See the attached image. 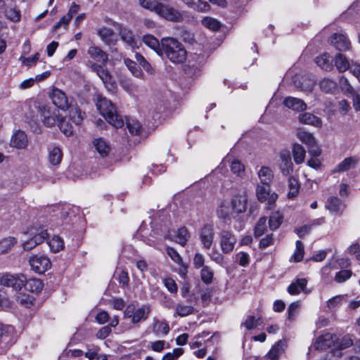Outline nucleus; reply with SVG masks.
I'll use <instances>...</instances> for the list:
<instances>
[{"mask_svg": "<svg viewBox=\"0 0 360 360\" xmlns=\"http://www.w3.org/2000/svg\"><path fill=\"white\" fill-rule=\"evenodd\" d=\"M127 70L135 77L141 79H148V76L153 74L154 69H145L147 75L142 69H127Z\"/></svg>", "mask_w": 360, "mask_h": 360, "instance_id": "13d9d810", "label": "nucleus"}, {"mask_svg": "<svg viewBox=\"0 0 360 360\" xmlns=\"http://www.w3.org/2000/svg\"><path fill=\"white\" fill-rule=\"evenodd\" d=\"M26 282V276L22 274H4L0 277V285L12 288L15 291H19L24 287Z\"/></svg>", "mask_w": 360, "mask_h": 360, "instance_id": "0eeeda50", "label": "nucleus"}, {"mask_svg": "<svg viewBox=\"0 0 360 360\" xmlns=\"http://www.w3.org/2000/svg\"><path fill=\"white\" fill-rule=\"evenodd\" d=\"M263 323V321L261 318L256 319L254 316H248L243 325L248 330H252L261 326Z\"/></svg>", "mask_w": 360, "mask_h": 360, "instance_id": "603ef678", "label": "nucleus"}, {"mask_svg": "<svg viewBox=\"0 0 360 360\" xmlns=\"http://www.w3.org/2000/svg\"><path fill=\"white\" fill-rule=\"evenodd\" d=\"M220 246L223 253L229 254L231 252L236 243L235 235L230 231L222 230L219 233Z\"/></svg>", "mask_w": 360, "mask_h": 360, "instance_id": "ddd939ff", "label": "nucleus"}, {"mask_svg": "<svg viewBox=\"0 0 360 360\" xmlns=\"http://www.w3.org/2000/svg\"><path fill=\"white\" fill-rule=\"evenodd\" d=\"M17 240L14 237H8L0 241V252L4 253L10 250L16 243Z\"/></svg>", "mask_w": 360, "mask_h": 360, "instance_id": "09e8293b", "label": "nucleus"}, {"mask_svg": "<svg viewBox=\"0 0 360 360\" xmlns=\"http://www.w3.org/2000/svg\"><path fill=\"white\" fill-rule=\"evenodd\" d=\"M69 109L71 120L77 125L82 124L86 116L85 112H82L77 105H70Z\"/></svg>", "mask_w": 360, "mask_h": 360, "instance_id": "f704fd0d", "label": "nucleus"}, {"mask_svg": "<svg viewBox=\"0 0 360 360\" xmlns=\"http://www.w3.org/2000/svg\"><path fill=\"white\" fill-rule=\"evenodd\" d=\"M48 244L51 250L54 252H59L64 248V242L63 239L58 236H54L48 241Z\"/></svg>", "mask_w": 360, "mask_h": 360, "instance_id": "a18cd8bd", "label": "nucleus"}, {"mask_svg": "<svg viewBox=\"0 0 360 360\" xmlns=\"http://www.w3.org/2000/svg\"><path fill=\"white\" fill-rule=\"evenodd\" d=\"M143 41L146 46L158 53L160 43L156 37L151 34H146L143 37Z\"/></svg>", "mask_w": 360, "mask_h": 360, "instance_id": "de8ad7c7", "label": "nucleus"}, {"mask_svg": "<svg viewBox=\"0 0 360 360\" xmlns=\"http://www.w3.org/2000/svg\"><path fill=\"white\" fill-rule=\"evenodd\" d=\"M111 25H112L118 31L122 41H125L129 45H132L135 43V38L133 32L130 29L126 27H123L122 24L115 21L112 22Z\"/></svg>", "mask_w": 360, "mask_h": 360, "instance_id": "b1692460", "label": "nucleus"}, {"mask_svg": "<svg viewBox=\"0 0 360 360\" xmlns=\"http://www.w3.org/2000/svg\"><path fill=\"white\" fill-rule=\"evenodd\" d=\"M184 353L182 348H175L171 352L166 353L162 358V360H176Z\"/></svg>", "mask_w": 360, "mask_h": 360, "instance_id": "0e129e2a", "label": "nucleus"}, {"mask_svg": "<svg viewBox=\"0 0 360 360\" xmlns=\"http://www.w3.org/2000/svg\"><path fill=\"white\" fill-rule=\"evenodd\" d=\"M126 123L127 127L132 135H139L142 131L141 124L135 119L129 118L126 121H124V124Z\"/></svg>", "mask_w": 360, "mask_h": 360, "instance_id": "ea45409f", "label": "nucleus"}, {"mask_svg": "<svg viewBox=\"0 0 360 360\" xmlns=\"http://www.w3.org/2000/svg\"><path fill=\"white\" fill-rule=\"evenodd\" d=\"M266 218L265 217L259 218L255 227V237H260L264 233L265 231L266 230Z\"/></svg>", "mask_w": 360, "mask_h": 360, "instance_id": "4d7b16f0", "label": "nucleus"}, {"mask_svg": "<svg viewBox=\"0 0 360 360\" xmlns=\"http://www.w3.org/2000/svg\"><path fill=\"white\" fill-rule=\"evenodd\" d=\"M352 272L351 270L343 269L336 273L335 281L337 283H343L352 276Z\"/></svg>", "mask_w": 360, "mask_h": 360, "instance_id": "e2e57ef3", "label": "nucleus"}, {"mask_svg": "<svg viewBox=\"0 0 360 360\" xmlns=\"http://www.w3.org/2000/svg\"><path fill=\"white\" fill-rule=\"evenodd\" d=\"M97 34L105 44L108 46H114L116 44L117 39L115 37V32L112 29L102 27L98 30Z\"/></svg>", "mask_w": 360, "mask_h": 360, "instance_id": "393cba45", "label": "nucleus"}, {"mask_svg": "<svg viewBox=\"0 0 360 360\" xmlns=\"http://www.w3.org/2000/svg\"><path fill=\"white\" fill-rule=\"evenodd\" d=\"M258 176L260 181L256 191L257 197L259 201L265 202L270 194V169L262 167L258 172Z\"/></svg>", "mask_w": 360, "mask_h": 360, "instance_id": "20e7f679", "label": "nucleus"}, {"mask_svg": "<svg viewBox=\"0 0 360 360\" xmlns=\"http://www.w3.org/2000/svg\"><path fill=\"white\" fill-rule=\"evenodd\" d=\"M328 42L336 50L341 52H345L351 48V42L348 37L342 33H333L328 38Z\"/></svg>", "mask_w": 360, "mask_h": 360, "instance_id": "f8f14e48", "label": "nucleus"}, {"mask_svg": "<svg viewBox=\"0 0 360 360\" xmlns=\"http://www.w3.org/2000/svg\"><path fill=\"white\" fill-rule=\"evenodd\" d=\"M320 88L326 94H334L338 90V85L333 80L323 79L320 82Z\"/></svg>", "mask_w": 360, "mask_h": 360, "instance_id": "a19ab883", "label": "nucleus"}, {"mask_svg": "<svg viewBox=\"0 0 360 360\" xmlns=\"http://www.w3.org/2000/svg\"><path fill=\"white\" fill-rule=\"evenodd\" d=\"M49 162L53 166L58 165L63 159V152L60 147L56 146H50L48 148Z\"/></svg>", "mask_w": 360, "mask_h": 360, "instance_id": "c85d7f7f", "label": "nucleus"}, {"mask_svg": "<svg viewBox=\"0 0 360 360\" xmlns=\"http://www.w3.org/2000/svg\"><path fill=\"white\" fill-rule=\"evenodd\" d=\"M231 203L233 214H239L245 212L248 198L245 196H235Z\"/></svg>", "mask_w": 360, "mask_h": 360, "instance_id": "bb28decb", "label": "nucleus"}, {"mask_svg": "<svg viewBox=\"0 0 360 360\" xmlns=\"http://www.w3.org/2000/svg\"><path fill=\"white\" fill-rule=\"evenodd\" d=\"M39 53H36L35 54L29 57H20L22 59V64L25 66L32 67L36 65L37 62L39 59Z\"/></svg>", "mask_w": 360, "mask_h": 360, "instance_id": "69168bd1", "label": "nucleus"}, {"mask_svg": "<svg viewBox=\"0 0 360 360\" xmlns=\"http://www.w3.org/2000/svg\"><path fill=\"white\" fill-rule=\"evenodd\" d=\"M285 347L286 341L285 340L277 341L271 347V360H278L280 355L284 352Z\"/></svg>", "mask_w": 360, "mask_h": 360, "instance_id": "4c0bfd02", "label": "nucleus"}, {"mask_svg": "<svg viewBox=\"0 0 360 360\" xmlns=\"http://www.w3.org/2000/svg\"><path fill=\"white\" fill-rule=\"evenodd\" d=\"M14 342V328L0 323V354L5 352Z\"/></svg>", "mask_w": 360, "mask_h": 360, "instance_id": "6e6552de", "label": "nucleus"}, {"mask_svg": "<svg viewBox=\"0 0 360 360\" xmlns=\"http://www.w3.org/2000/svg\"><path fill=\"white\" fill-rule=\"evenodd\" d=\"M279 168L284 176L290 175L293 171V164L288 151H283L280 153Z\"/></svg>", "mask_w": 360, "mask_h": 360, "instance_id": "aec40b11", "label": "nucleus"}, {"mask_svg": "<svg viewBox=\"0 0 360 360\" xmlns=\"http://www.w3.org/2000/svg\"><path fill=\"white\" fill-rule=\"evenodd\" d=\"M27 234L32 238L22 243L24 250H31L37 245L43 243L48 237L49 234L46 229L43 226H33L29 229Z\"/></svg>", "mask_w": 360, "mask_h": 360, "instance_id": "423d86ee", "label": "nucleus"}, {"mask_svg": "<svg viewBox=\"0 0 360 360\" xmlns=\"http://www.w3.org/2000/svg\"><path fill=\"white\" fill-rule=\"evenodd\" d=\"M214 228L211 224H205L200 232V241L203 247L206 249H210L214 240Z\"/></svg>", "mask_w": 360, "mask_h": 360, "instance_id": "dca6fc26", "label": "nucleus"}, {"mask_svg": "<svg viewBox=\"0 0 360 360\" xmlns=\"http://www.w3.org/2000/svg\"><path fill=\"white\" fill-rule=\"evenodd\" d=\"M58 126L60 131L67 136L72 134L73 129L71 124L66 121L65 118L62 117Z\"/></svg>", "mask_w": 360, "mask_h": 360, "instance_id": "5fc2aeb1", "label": "nucleus"}, {"mask_svg": "<svg viewBox=\"0 0 360 360\" xmlns=\"http://www.w3.org/2000/svg\"><path fill=\"white\" fill-rule=\"evenodd\" d=\"M154 13L172 22H178L181 18V14L177 10L161 2L158 4Z\"/></svg>", "mask_w": 360, "mask_h": 360, "instance_id": "9b49d317", "label": "nucleus"}, {"mask_svg": "<svg viewBox=\"0 0 360 360\" xmlns=\"http://www.w3.org/2000/svg\"><path fill=\"white\" fill-rule=\"evenodd\" d=\"M189 238L190 235L186 227L183 226L178 229L176 233V242L178 243L181 245L182 246H184L188 242Z\"/></svg>", "mask_w": 360, "mask_h": 360, "instance_id": "8fccbe9b", "label": "nucleus"}, {"mask_svg": "<svg viewBox=\"0 0 360 360\" xmlns=\"http://www.w3.org/2000/svg\"><path fill=\"white\" fill-rule=\"evenodd\" d=\"M297 137L302 143L312 148L309 150V153L314 156H319L320 155V150L316 146V141L311 134L304 131H300L297 132Z\"/></svg>", "mask_w": 360, "mask_h": 360, "instance_id": "a211bd4d", "label": "nucleus"}, {"mask_svg": "<svg viewBox=\"0 0 360 360\" xmlns=\"http://www.w3.org/2000/svg\"><path fill=\"white\" fill-rule=\"evenodd\" d=\"M307 280L304 278H296L295 281H292L291 284L288 287V292L290 295H298L301 292L305 294L309 293L310 290L307 289Z\"/></svg>", "mask_w": 360, "mask_h": 360, "instance_id": "4be33fe9", "label": "nucleus"}, {"mask_svg": "<svg viewBox=\"0 0 360 360\" xmlns=\"http://www.w3.org/2000/svg\"><path fill=\"white\" fill-rule=\"evenodd\" d=\"M314 61L319 68H350L347 58L341 53L333 57L325 51L316 56Z\"/></svg>", "mask_w": 360, "mask_h": 360, "instance_id": "7ed1b4c3", "label": "nucleus"}, {"mask_svg": "<svg viewBox=\"0 0 360 360\" xmlns=\"http://www.w3.org/2000/svg\"><path fill=\"white\" fill-rule=\"evenodd\" d=\"M188 7L198 11H206L210 8V4L202 0H181Z\"/></svg>", "mask_w": 360, "mask_h": 360, "instance_id": "c9c22d12", "label": "nucleus"}, {"mask_svg": "<svg viewBox=\"0 0 360 360\" xmlns=\"http://www.w3.org/2000/svg\"><path fill=\"white\" fill-rule=\"evenodd\" d=\"M358 162L359 158L355 156L347 158L338 165L334 172H342L347 171L350 168L354 167Z\"/></svg>", "mask_w": 360, "mask_h": 360, "instance_id": "2f4dec72", "label": "nucleus"}, {"mask_svg": "<svg viewBox=\"0 0 360 360\" xmlns=\"http://www.w3.org/2000/svg\"><path fill=\"white\" fill-rule=\"evenodd\" d=\"M354 345V341L349 335H345L341 339L336 340L335 346L339 349H345Z\"/></svg>", "mask_w": 360, "mask_h": 360, "instance_id": "6e6d98bb", "label": "nucleus"}, {"mask_svg": "<svg viewBox=\"0 0 360 360\" xmlns=\"http://www.w3.org/2000/svg\"><path fill=\"white\" fill-rule=\"evenodd\" d=\"M236 262L241 266L245 267L250 263V256L247 252H239L235 256Z\"/></svg>", "mask_w": 360, "mask_h": 360, "instance_id": "680f3d73", "label": "nucleus"}, {"mask_svg": "<svg viewBox=\"0 0 360 360\" xmlns=\"http://www.w3.org/2000/svg\"><path fill=\"white\" fill-rule=\"evenodd\" d=\"M217 215L226 223H230L231 219L236 217L232 212L231 203L228 201H224L220 203L217 210Z\"/></svg>", "mask_w": 360, "mask_h": 360, "instance_id": "5701e85b", "label": "nucleus"}, {"mask_svg": "<svg viewBox=\"0 0 360 360\" xmlns=\"http://www.w3.org/2000/svg\"><path fill=\"white\" fill-rule=\"evenodd\" d=\"M50 75H51V72L47 70V71L44 72L42 74L37 75L34 78L32 77V78L25 79L24 81H22L20 83V87L22 89H25L29 87H31L34 85L35 82L42 81L45 79H46L47 77H49L50 76Z\"/></svg>", "mask_w": 360, "mask_h": 360, "instance_id": "72a5a7b5", "label": "nucleus"}, {"mask_svg": "<svg viewBox=\"0 0 360 360\" xmlns=\"http://www.w3.org/2000/svg\"><path fill=\"white\" fill-rule=\"evenodd\" d=\"M96 105L101 115L115 128H122L124 125L122 115L117 112L116 106L111 101L98 94L96 98Z\"/></svg>", "mask_w": 360, "mask_h": 360, "instance_id": "f257e3e1", "label": "nucleus"}, {"mask_svg": "<svg viewBox=\"0 0 360 360\" xmlns=\"http://www.w3.org/2000/svg\"><path fill=\"white\" fill-rule=\"evenodd\" d=\"M50 97L53 103L63 110H68L71 105L65 94L59 89H53Z\"/></svg>", "mask_w": 360, "mask_h": 360, "instance_id": "4468645a", "label": "nucleus"}, {"mask_svg": "<svg viewBox=\"0 0 360 360\" xmlns=\"http://www.w3.org/2000/svg\"><path fill=\"white\" fill-rule=\"evenodd\" d=\"M231 169L233 174H237L239 176H241L245 171L244 165L241 163V162L238 160H234L231 162Z\"/></svg>", "mask_w": 360, "mask_h": 360, "instance_id": "774afa93", "label": "nucleus"}, {"mask_svg": "<svg viewBox=\"0 0 360 360\" xmlns=\"http://www.w3.org/2000/svg\"><path fill=\"white\" fill-rule=\"evenodd\" d=\"M31 269L35 273L41 274L51 268V263L49 257L42 255H36L29 259Z\"/></svg>", "mask_w": 360, "mask_h": 360, "instance_id": "9d476101", "label": "nucleus"}, {"mask_svg": "<svg viewBox=\"0 0 360 360\" xmlns=\"http://www.w3.org/2000/svg\"><path fill=\"white\" fill-rule=\"evenodd\" d=\"M337 336L331 333H326L317 338L314 347L316 349L323 350L332 346H335Z\"/></svg>", "mask_w": 360, "mask_h": 360, "instance_id": "2eb2a0df", "label": "nucleus"}, {"mask_svg": "<svg viewBox=\"0 0 360 360\" xmlns=\"http://www.w3.org/2000/svg\"><path fill=\"white\" fill-rule=\"evenodd\" d=\"M298 119L300 122L304 124H309L315 127H321L322 126L321 119L310 112L300 114Z\"/></svg>", "mask_w": 360, "mask_h": 360, "instance_id": "cd10ccee", "label": "nucleus"}, {"mask_svg": "<svg viewBox=\"0 0 360 360\" xmlns=\"http://www.w3.org/2000/svg\"><path fill=\"white\" fill-rule=\"evenodd\" d=\"M162 48L167 58L174 64H183L187 59L184 45L172 37L162 39Z\"/></svg>", "mask_w": 360, "mask_h": 360, "instance_id": "f03ea898", "label": "nucleus"}, {"mask_svg": "<svg viewBox=\"0 0 360 360\" xmlns=\"http://www.w3.org/2000/svg\"><path fill=\"white\" fill-rule=\"evenodd\" d=\"M25 289L30 292L39 293L44 288V283L40 279L38 278H26V282L24 285Z\"/></svg>", "mask_w": 360, "mask_h": 360, "instance_id": "473e14b6", "label": "nucleus"}, {"mask_svg": "<svg viewBox=\"0 0 360 360\" xmlns=\"http://www.w3.org/2000/svg\"><path fill=\"white\" fill-rule=\"evenodd\" d=\"M283 221V215L280 212H271V231L276 230Z\"/></svg>", "mask_w": 360, "mask_h": 360, "instance_id": "864d4df0", "label": "nucleus"}, {"mask_svg": "<svg viewBox=\"0 0 360 360\" xmlns=\"http://www.w3.org/2000/svg\"><path fill=\"white\" fill-rule=\"evenodd\" d=\"M306 150L304 147L298 143L292 146V155L294 161L297 165L302 163L305 158Z\"/></svg>", "mask_w": 360, "mask_h": 360, "instance_id": "e433bc0d", "label": "nucleus"}, {"mask_svg": "<svg viewBox=\"0 0 360 360\" xmlns=\"http://www.w3.org/2000/svg\"><path fill=\"white\" fill-rule=\"evenodd\" d=\"M150 307L143 304L140 307H136L134 304H129L124 311V317L129 319L134 324L146 321L150 313Z\"/></svg>", "mask_w": 360, "mask_h": 360, "instance_id": "39448f33", "label": "nucleus"}, {"mask_svg": "<svg viewBox=\"0 0 360 360\" xmlns=\"http://www.w3.org/2000/svg\"><path fill=\"white\" fill-rule=\"evenodd\" d=\"M4 14L7 19L14 22H19L21 18L20 11L16 7L6 8Z\"/></svg>", "mask_w": 360, "mask_h": 360, "instance_id": "c03bdc74", "label": "nucleus"}, {"mask_svg": "<svg viewBox=\"0 0 360 360\" xmlns=\"http://www.w3.org/2000/svg\"><path fill=\"white\" fill-rule=\"evenodd\" d=\"M202 25L212 31H218L221 27V23L217 19L212 17H204L201 20Z\"/></svg>", "mask_w": 360, "mask_h": 360, "instance_id": "58836bf2", "label": "nucleus"}, {"mask_svg": "<svg viewBox=\"0 0 360 360\" xmlns=\"http://www.w3.org/2000/svg\"><path fill=\"white\" fill-rule=\"evenodd\" d=\"M325 207L329 212L333 214H338L344 208V205L340 199L338 197H330L328 198Z\"/></svg>", "mask_w": 360, "mask_h": 360, "instance_id": "7c9ffc66", "label": "nucleus"}, {"mask_svg": "<svg viewBox=\"0 0 360 360\" xmlns=\"http://www.w3.org/2000/svg\"><path fill=\"white\" fill-rule=\"evenodd\" d=\"M88 53L93 60L101 63L103 65H105L108 60V54L98 46H90L88 49Z\"/></svg>", "mask_w": 360, "mask_h": 360, "instance_id": "a878e982", "label": "nucleus"}, {"mask_svg": "<svg viewBox=\"0 0 360 360\" xmlns=\"http://www.w3.org/2000/svg\"><path fill=\"white\" fill-rule=\"evenodd\" d=\"M92 145L95 150L102 158L107 157L111 150L110 143L101 137L94 139L92 141Z\"/></svg>", "mask_w": 360, "mask_h": 360, "instance_id": "412c9836", "label": "nucleus"}, {"mask_svg": "<svg viewBox=\"0 0 360 360\" xmlns=\"http://www.w3.org/2000/svg\"><path fill=\"white\" fill-rule=\"evenodd\" d=\"M304 245L300 240L296 241V248L292 255L295 262H300L304 257Z\"/></svg>", "mask_w": 360, "mask_h": 360, "instance_id": "052dcab7", "label": "nucleus"}, {"mask_svg": "<svg viewBox=\"0 0 360 360\" xmlns=\"http://www.w3.org/2000/svg\"><path fill=\"white\" fill-rule=\"evenodd\" d=\"M16 300L21 306L30 308L34 304L35 299L32 295L20 293L18 295Z\"/></svg>", "mask_w": 360, "mask_h": 360, "instance_id": "49530a36", "label": "nucleus"}, {"mask_svg": "<svg viewBox=\"0 0 360 360\" xmlns=\"http://www.w3.org/2000/svg\"><path fill=\"white\" fill-rule=\"evenodd\" d=\"M176 314L179 316H186L193 314L194 309L192 306L184 304H178L175 307Z\"/></svg>", "mask_w": 360, "mask_h": 360, "instance_id": "3c124183", "label": "nucleus"}, {"mask_svg": "<svg viewBox=\"0 0 360 360\" xmlns=\"http://www.w3.org/2000/svg\"><path fill=\"white\" fill-rule=\"evenodd\" d=\"M138 1L142 8L151 12L155 11L157 5L159 3L158 1H156V0H138Z\"/></svg>", "mask_w": 360, "mask_h": 360, "instance_id": "338daca9", "label": "nucleus"}, {"mask_svg": "<svg viewBox=\"0 0 360 360\" xmlns=\"http://www.w3.org/2000/svg\"><path fill=\"white\" fill-rule=\"evenodd\" d=\"M284 105L295 111H303L307 108L306 103L300 98L288 97L284 100Z\"/></svg>", "mask_w": 360, "mask_h": 360, "instance_id": "c756f323", "label": "nucleus"}, {"mask_svg": "<svg viewBox=\"0 0 360 360\" xmlns=\"http://www.w3.org/2000/svg\"><path fill=\"white\" fill-rule=\"evenodd\" d=\"M98 77L103 81L105 86L109 91H114L116 89V79L112 75L109 69H95Z\"/></svg>", "mask_w": 360, "mask_h": 360, "instance_id": "f3484780", "label": "nucleus"}, {"mask_svg": "<svg viewBox=\"0 0 360 360\" xmlns=\"http://www.w3.org/2000/svg\"><path fill=\"white\" fill-rule=\"evenodd\" d=\"M289 192L288 196L289 198H293L297 195L300 191V184L297 179L290 176L288 179Z\"/></svg>", "mask_w": 360, "mask_h": 360, "instance_id": "37998d69", "label": "nucleus"}, {"mask_svg": "<svg viewBox=\"0 0 360 360\" xmlns=\"http://www.w3.org/2000/svg\"><path fill=\"white\" fill-rule=\"evenodd\" d=\"M42 122L47 127H51L58 124L61 119L58 110L53 108L48 105H41L39 107Z\"/></svg>", "mask_w": 360, "mask_h": 360, "instance_id": "1a4fd4ad", "label": "nucleus"}, {"mask_svg": "<svg viewBox=\"0 0 360 360\" xmlns=\"http://www.w3.org/2000/svg\"><path fill=\"white\" fill-rule=\"evenodd\" d=\"M153 331L156 334H162L166 335L169 331V327L165 321H160L158 319L153 320Z\"/></svg>", "mask_w": 360, "mask_h": 360, "instance_id": "79ce46f5", "label": "nucleus"}, {"mask_svg": "<svg viewBox=\"0 0 360 360\" xmlns=\"http://www.w3.org/2000/svg\"><path fill=\"white\" fill-rule=\"evenodd\" d=\"M213 275L212 270L207 266H203L200 271L201 279L206 284L212 283Z\"/></svg>", "mask_w": 360, "mask_h": 360, "instance_id": "bf43d9fd", "label": "nucleus"}, {"mask_svg": "<svg viewBox=\"0 0 360 360\" xmlns=\"http://www.w3.org/2000/svg\"><path fill=\"white\" fill-rule=\"evenodd\" d=\"M28 144L27 134L21 130H16L11 136L10 145L18 149H24Z\"/></svg>", "mask_w": 360, "mask_h": 360, "instance_id": "6ab92c4d", "label": "nucleus"}]
</instances>
